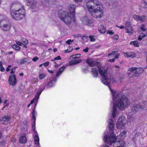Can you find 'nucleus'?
<instances>
[{
	"instance_id": "8fccbe9b",
	"label": "nucleus",
	"mask_w": 147,
	"mask_h": 147,
	"mask_svg": "<svg viewBox=\"0 0 147 147\" xmlns=\"http://www.w3.org/2000/svg\"><path fill=\"white\" fill-rule=\"evenodd\" d=\"M38 59V57H35L32 59V60L33 61L35 62L37 61Z\"/></svg>"
},
{
	"instance_id": "5fc2aeb1",
	"label": "nucleus",
	"mask_w": 147,
	"mask_h": 147,
	"mask_svg": "<svg viewBox=\"0 0 147 147\" xmlns=\"http://www.w3.org/2000/svg\"><path fill=\"white\" fill-rule=\"evenodd\" d=\"M138 134H136L135 135V137L134 138H133V139L134 140H135L136 139V137H137L138 136Z\"/></svg>"
},
{
	"instance_id": "49530a36",
	"label": "nucleus",
	"mask_w": 147,
	"mask_h": 147,
	"mask_svg": "<svg viewBox=\"0 0 147 147\" xmlns=\"http://www.w3.org/2000/svg\"><path fill=\"white\" fill-rule=\"evenodd\" d=\"M73 41L74 40H73L69 39L67 40L66 41V43L68 45H70V44H71V43L73 42Z\"/></svg>"
},
{
	"instance_id": "c85d7f7f",
	"label": "nucleus",
	"mask_w": 147,
	"mask_h": 147,
	"mask_svg": "<svg viewBox=\"0 0 147 147\" xmlns=\"http://www.w3.org/2000/svg\"><path fill=\"white\" fill-rule=\"evenodd\" d=\"M98 30L101 33H104L106 31V29L103 25H100L98 28Z\"/></svg>"
},
{
	"instance_id": "58836bf2",
	"label": "nucleus",
	"mask_w": 147,
	"mask_h": 147,
	"mask_svg": "<svg viewBox=\"0 0 147 147\" xmlns=\"http://www.w3.org/2000/svg\"><path fill=\"white\" fill-rule=\"evenodd\" d=\"M93 25V24L92 21V20L89 19L87 22V24H86V25L92 26Z\"/></svg>"
},
{
	"instance_id": "6e6d98bb",
	"label": "nucleus",
	"mask_w": 147,
	"mask_h": 147,
	"mask_svg": "<svg viewBox=\"0 0 147 147\" xmlns=\"http://www.w3.org/2000/svg\"><path fill=\"white\" fill-rule=\"evenodd\" d=\"M116 27H118L119 28L121 29H123L124 28V26H118L117 25H116Z\"/></svg>"
},
{
	"instance_id": "2eb2a0df",
	"label": "nucleus",
	"mask_w": 147,
	"mask_h": 147,
	"mask_svg": "<svg viewBox=\"0 0 147 147\" xmlns=\"http://www.w3.org/2000/svg\"><path fill=\"white\" fill-rule=\"evenodd\" d=\"M123 54L125 57L128 58H132L135 57L136 56V54L133 52H124L123 53Z\"/></svg>"
},
{
	"instance_id": "20e7f679",
	"label": "nucleus",
	"mask_w": 147,
	"mask_h": 147,
	"mask_svg": "<svg viewBox=\"0 0 147 147\" xmlns=\"http://www.w3.org/2000/svg\"><path fill=\"white\" fill-rule=\"evenodd\" d=\"M68 10L72 17L70 16L68 13L65 11H61L59 12L58 16L59 18L67 24H70L72 22L74 23L75 8L76 6L74 4H70L68 6Z\"/></svg>"
},
{
	"instance_id": "774afa93",
	"label": "nucleus",
	"mask_w": 147,
	"mask_h": 147,
	"mask_svg": "<svg viewBox=\"0 0 147 147\" xmlns=\"http://www.w3.org/2000/svg\"><path fill=\"white\" fill-rule=\"evenodd\" d=\"M11 65H8V67H7L9 68H10L11 67Z\"/></svg>"
},
{
	"instance_id": "4468645a",
	"label": "nucleus",
	"mask_w": 147,
	"mask_h": 147,
	"mask_svg": "<svg viewBox=\"0 0 147 147\" xmlns=\"http://www.w3.org/2000/svg\"><path fill=\"white\" fill-rule=\"evenodd\" d=\"M28 42L27 40L25 38H23L22 40V42L19 41L16 42V44L19 46L23 45L24 47H26V46L28 44Z\"/></svg>"
},
{
	"instance_id": "cd10ccee",
	"label": "nucleus",
	"mask_w": 147,
	"mask_h": 147,
	"mask_svg": "<svg viewBox=\"0 0 147 147\" xmlns=\"http://www.w3.org/2000/svg\"><path fill=\"white\" fill-rule=\"evenodd\" d=\"M38 99L35 98V97H34V98L31 100L30 102V103L28 104V107L29 108L30 107L31 105L34 102L35 103L34 107H35L37 105V103L38 102Z\"/></svg>"
},
{
	"instance_id": "69168bd1",
	"label": "nucleus",
	"mask_w": 147,
	"mask_h": 147,
	"mask_svg": "<svg viewBox=\"0 0 147 147\" xmlns=\"http://www.w3.org/2000/svg\"><path fill=\"white\" fill-rule=\"evenodd\" d=\"M8 105H5V106H4L3 107V108L2 109V110H3L5 107V106H8Z\"/></svg>"
},
{
	"instance_id": "864d4df0",
	"label": "nucleus",
	"mask_w": 147,
	"mask_h": 147,
	"mask_svg": "<svg viewBox=\"0 0 147 147\" xmlns=\"http://www.w3.org/2000/svg\"><path fill=\"white\" fill-rule=\"evenodd\" d=\"M10 74H13L15 72V71H14V69L13 68H11L10 70Z\"/></svg>"
},
{
	"instance_id": "423d86ee",
	"label": "nucleus",
	"mask_w": 147,
	"mask_h": 147,
	"mask_svg": "<svg viewBox=\"0 0 147 147\" xmlns=\"http://www.w3.org/2000/svg\"><path fill=\"white\" fill-rule=\"evenodd\" d=\"M127 123L126 119L124 116L119 117L116 124L117 127L119 129H123L125 128V126Z\"/></svg>"
},
{
	"instance_id": "a19ab883",
	"label": "nucleus",
	"mask_w": 147,
	"mask_h": 147,
	"mask_svg": "<svg viewBox=\"0 0 147 147\" xmlns=\"http://www.w3.org/2000/svg\"><path fill=\"white\" fill-rule=\"evenodd\" d=\"M107 34H109L110 35H113L115 34V33L113 30H107Z\"/></svg>"
},
{
	"instance_id": "b1692460",
	"label": "nucleus",
	"mask_w": 147,
	"mask_h": 147,
	"mask_svg": "<svg viewBox=\"0 0 147 147\" xmlns=\"http://www.w3.org/2000/svg\"><path fill=\"white\" fill-rule=\"evenodd\" d=\"M45 87L44 86H40V90L38 92H37L35 97V98H36L38 99L39 97V96L41 94L42 91L44 90Z\"/></svg>"
},
{
	"instance_id": "6e6552de",
	"label": "nucleus",
	"mask_w": 147,
	"mask_h": 147,
	"mask_svg": "<svg viewBox=\"0 0 147 147\" xmlns=\"http://www.w3.org/2000/svg\"><path fill=\"white\" fill-rule=\"evenodd\" d=\"M146 102H142L139 104H135L132 108V110L136 112L142 109H143L145 107V105Z\"/></svg>"
},
{
	"instance_id": "a211bd4d",
	"label": "nucleus",
	"mask_w": 147,
	"mask_h": 147,
	"mask_svg": "<svg viewBox=\"0 0 147 147\" xmlns=\"http://www.w3.org/2000/svg\"><path fill=\"white\" fill-rule=\"evenodd\" d=\"M86 62L91 67H93L95 65H96L97 67V64L100 63L96 62L94 61L92 59H88Z\"/></svg>"
},
{
	"instance_id": "e433bc0d",
	"label": "nucleus",
	"mask_w": 147,
	"mask_h": 147,
	"mask_svg": "<svg viewBox=\"0 0 147 147\" xmlns=\"http://www.w3.org/2000/svg\"><path fill=\"white\" fill-rule=\"evenodd\" d=\"M146 35L144 34H141L138 38L139 40H141L143 38L146 37Z\"/></svg>"
},
{
	"instance_id": "f257e3e1",
	"label": "nucleus",
	"mask_w": 147,
	"mask_h": 147,
	"mask_svg": "<svg viewBox=\"0 0 147 147\" xmlns=\"http://www.w3.org/2000/svg\"><path fill=\"white\" fill-rule=\"evenodd\" d=\"M97 67L99 73L102 76L101 80L102 83L108 86L112 94V102L113 105L112 117L114 119L118 114V111L117 108L120 110H122L127 107L130 104V102L129 100L125 96H120L119 92L112 90L110 88L109 84L115 82L116 80L113 78L108 76L107 69L103 67L100 63L97 64Z\"/></svg>"
},
{
	"instance_id": "4be33fe9",
	"label": "nucleus",
	"mask_w": 147,
	"mask_h": 147,
	"mask_svg": "<svg viewBox=\"0 0 147 147\" xmlns=\"http://www.w3.org/2000/svg\"><path fill=\"white\" fill-rule=\"evenodd\" d=\"M82 61V59H80L72 60L69 62V64L70 65H76L80 63Z\"/></svg>"
},
{
	"instance_id": "2f4dec72",
	"label": "nucleus",
	"mask_w": 147,
	"mask_h": 147,
	"mask_svg": "<svg viewBox=\"0 0 147 147\" xmlns=\"http://www.w3.org/2000/svg\"><path fill=\"white\" fill-rule=\"evenodd\" d=\"M46 77L45 74L44 73L39 72L38 73V78L40 80L44 79Z\"/></svg>"
},
{
	"instance_id": "c03bdc74",
	"label": "nucleus",
	"mask_w": 147,
	"mask_h": 147,
	"mask_svg": "<svg viewBox=\"0 0 147 147\" xmlns=\"http://www.w3.org/2000/svg\"><path fill=\"white\" fill-rule=\"evenodd\" d=\"M27 61L26 58H23V59H22L20 60V63L21 64H23V63H25V62H26Z\"/></svg>"
},
{
	"instance_id": "0eeeda50",
	"label": "nucleus",
	"mask_w": 147,
	"mask_h": 147,
	"mask_svg": "<svg viewBox=\"0 0 147 147\" xmlns=\"http://www.w3.org/2000/svg\"><path fill=\"white\" fill-rule=\"evenodd\" d=\"M4 19V17L3 16L0 15V28L3 31H8L10 28V25L7 24H4L2 26L1 25Z\"/></svg>"
},
{
	"instance_id": "1a4fd4ad",
	"label": "nucleus",
	"mask_w": 147,
	"mask_h": 147,
	"mask_svg": "<svg viewBox=\"0 0 147 147\" xmlns=\"http://www.w3.org/2000/svg\"><path fill=\"white\" fill-rule=\"evenodd\" d=\"M8 83L9 85L13 86L17 82V80L16 76L15 74H11L9 77Z\"/></svg>"
},
{
	"instance_id": "f704fd0d",
	"label": "nucleus",
	"mask_w": 147,
	"mask_h": 147,
	"mask_svg": "<svg viewBox=\"0 0 147 147\" xmlns=\"http://www.w3.org/2000/svg\"><path fill=\"white\" fill-rule=\"evenodd\" d=\"M89 38L91 42H94L96 40V37L95 36H89Z\"/></svg>"
},
{
	"instance_id": "f3484780",
	"label": "nucleus",
	"mask_w": 147,
	"mask_h": 147,
	"mask_svg": "<svg viewBox=\"0 0 147 147\" xmlns=\"http://www.w3.org/2000/svg\"><path fill=\"white\" fill-rule=\"evenodd\" d=\"M120 54L116 51H113L109 54L108 56L110 58L115 57L114 58L118 59L119 56Z\"/></svg>"
},
{
	"instance_id": "0e129e2a",
	"label": "nucleus",
	"mask_w": 147,
	"mask_h": 147,
	"mask_svg": "<svg viewBox=\"0 0 147 147\" xmlns=\"http://www.w3.org/2000/svg\"><path fill=\"white\" fill-rule=\"evenodd\" d=\"M57 51V49H54L53 50V52H55L56 51Z\"/></svg>"
},
{
	"instance_id": "ea45409f",
	"label": "nucleus",
	"mask_w": 147,
	"mask_h": 147,
	"mask_svg": "<svg viewBox=\"0 0 147 147\" xmlns=\"http://www.w3.org/2000/svg\"><path fill=\"white\" fill-rule=\"evenodd\" d=\"M19 46V45H13L12 47L13 49H15L16 50H19L20 49V48Z\"/></svg>"
},
{
	"instance_id": "c9c22d12",
	"label": "nucleus",
	"mask_w": 147,
	"mask_h": 147,
	"mask_svg": "<svg viewBox=\"0 0 147 147\" xmlns=\"http://www.w3.org/2000/svg\"><path fill=\"white\" fill-rule=\"evenodd\" d=\"M140 29L143 31H145L147 30L146 26L144 24H142L140 26Z\"/></svg>"
},
{
	"instance_id": "5701e85b",
	"label": "nucleus",
	"mask_w": 147,
	"mask_h": 147,
	"mask_svg": "<svg viewBox=\"0 0 147 147\" xmlns=\"http://www.w3.org/2000/svg\"><path fill=\"white\" fill-rule=\"evenodd\" d=\"M35 110L34 109L32 112V121L33 122L32 128L34 130L35 128V122L36 121V117L35 115Z\"/></svg>"
},
{
	"instance_id": "9b49d317",
	"label": "nucleus",
	"mask_w": 147,
	"mask_h": 147,
	"mask_svg": "<svg viewBox=\"0 0 147 147\" xmlns=\"http://www.w3.org/2000/svg\"><path fill=\"white\" fill-rule=\"evenodd\" d=\"M133 17L136 21H140L142 22L145 21L146 20V16L145 15L140 16L136 15H134L133 16Z\"/></svg>"
},
{
	"instance_id": "7c9ffc66",
	"label": "nucleus",
	"mask_w": 147,
	"mask_h": 147,
	"mask_svg": "<svg viewBox=\"0 0 147 147\" xmlns=\"http://www.w3.org/2000/svg\"><path fill=\"white\" fill-rule=\"evenodd\" d=\"M56 81V79L53 78L48 84L47 86L49 88L52 87L54 85L53 82H55Z\"/></svg>"
},
{
	"instance_id": "72a5a7b5",
	"label": "nucleus",
	"mask_w": 147,
	"mask_h": 147,
	"mask_svg": "<svg viewBox=\"0 0 147 147\" xmlns=\"http://www.w3.org/2000/svg\"><path fill=\"white\" fill-rule=\"evenodd\" d=\"M130 45H133L135 47H138L139 46L138 42L137 41H131L130 43Z\"/></svg>"
},
{
	"instance_id": "e2e57ef3",
	"label": "nucleus",
	"mask_w": 147,
	"mask_h": 147,
	"mask_svg": "<svg viewBox=\"0 0 147 147\" xmlns=\"http://www.w3.org/2000/svg\"><path fill=\"white\" fill-rule=\"evenodd\" d=\"M10 70L9 68L7 67L6 69V71H8Z\"/></svg>"
},
{
	"instance_id": "ddd939ff",
	"label": "nucleus",
	"mask_w": 147,
	"mask_h": 147,
	"mask_svg": "<svg viewBox=\"0 0 147 147\" xmlns=\"http://www.w3.org/2000/svg\"><path fill=\"white\" fill-rule=\"evenodd\" d=\"M27 4L32 9L35 8L36 6V2L34 0H27Z\"/></svg>"
},
{
	"instance_id": "9d476101",
	"label": "nucleus",
	"mask_w": 147,
	"mask_h": 147,
	"mask_svg": "<svg viewBox=\"0 0 147 147\" xmlns=\"http://www.w3.org/2000/svg\"><path fill=\"white\" fill-rule=\"evenodd\" d=\"M125 29L126 32L129 35H131L133 32V30L132 27L130 25V22H126L125 25Z\"/></svg>"
},
{
	"instance_id": "de8ad7c7",
	"label": "nucleus",
	"mask_w": 147,
	"mask_h": 147,
	"mask_svg": "<svg viewBox=\"0 0 147 147\" xmlns=\"http://www.w3.org/2000/svg\"><path fill=\"white\" fill-rule=\"evenodd\" d=\"M119 38V35H115L114 36L113 38L114 40H117Z\"/></svg>"
},
{
	"instance_id": "13d9d810",
	"label": "nucleus",
	"mask_w": 147,
	"mask_h": 147,
	"mask_svg": "<svg viewBox=\"0 0 147 147\" xmlns=\"http://www.w3.org/2000/svg\"><path fill=\"white\" fill-rule=\"evenodd\" d=\"M11 141L13 142H14L16 141V139L14 138H12L11 139Z\"/></svg>"
},
{
	"instance_id": "412c9836",
	"label": "nucleus",
	"mask_w": 147,
	"mask_h": 147,
	"mask_svg": "<svg viewBox=\"0 0 147 147\" xmlns=\"http://www.w3.org/2000/svg\"><path fill=\"white\" fill-rule=\"evenodd\" d=\"M20 143L22 144H24L27 142V139L25 134H23L21 135L20 138L19 140Z\"/></svg>"
},
{
	"instance_id": "39448f33",
	"label": "nucleus",
	"mask_w": 147,
	"mask_h": 147,
	"mask_svg": "<svg viewBox=\"0 0 147 147\" xmlns=\"http://www.w3.org/2000/svg\"><path fill=\"white\" fill-rule=\"evenodd\" d=\"M12 18L16 20H20L25 18V10L20 4L16 5L14 9L11 12Z\"/></svg>"
},
{
	"instance_id": "7ed1b4c3",
	"label": "nucleus",
	"mask_w": 147,
	"mask_h": 147,
	"mask_svg": "<svg viewBox=\"0 0 147 147\" xmlns=\"http://www.w3.org/2000/svg\"><path fill=\"white\" fill-rule=\"evenodd\" d=\"M88 11L95 18H100L104 15L103 7L102 4L97 0H90L86 3Z\"/></svg>"
},
{
	"instance_id": "a878e982",
	"label": "nucleus",
	"mask_w": 147,
	"mask_h": 147,
	"mask_svg": "<svg viewBox=\"0 0 147 147\" xmlns=\"http://www.w3.org/2000/svg\"><path fill=\"white\" fill-rule=\"evenodd\" d=\"M127 131L126 130H124L122 131L119 135L117 136V137L119 138L124 139L125 138L126 136V133Z\"/></svg>"
},
{
	"instance_id": "bb28decb",
	"label": "nucleus",
	"mask_w": 147,
	"mask_h": 147,
	"mask_svg": "<svg viewBox=\"0 0 147 147\" xmlns=\"http://www.w3.org/2000/svg\"><path fill=\"white\" fill-rule=\"evenodd\" d=\"M66 66L63 65L57 71L56 76L57 77L59 76L65 68Z\"/></svg>"
},
{
	"instance_id": "393cba45",
	"label": "nucleus",
	"mask_w": 147,
	"mask_h": 147,
	"mask_svg": "<svg viewBox=\"0 0 147 147\" xmlns=\"http://www.w3.org/2000/svg\"><path fill=\"white\" fill-rule=\"evenodd\" d=\"M92 74L94 78H97L98 77V71L97 68L94 67L92 69Z\"/></svg>"
},
{
	"instance_id": "f8f14e48",
	"label": "nucleus",
	"mask_w": 147,
	"mask_h": 147,
	"mask_svg": "<svg viewBox=\"0 0 147 147\" xmlns=\"http://www.w3.org/2000/svg\"><path fill=\"white\" fill-rule=\"evenodd\" d=\"M135 67L130 68L128 70V76L130 78L133 77V76L136 77L135 75Z\"/></svg>"
},
{
	"instance_id": "79ce46f5",
	"label": "nucleus",
	"mask_w": 147,
	"mask_h": 147,
	"mask_svg": "<svg viewBox=\"0 0 147 147\" xmlns=\"http://www.w3.org/2000/svg\"><path fill=\"white\" fill-rule=\"evenodd\" d=\"M73 50V48L72 47H69L65 51V52L67 53L71 52Z\"/></svg>"
},
{
	"instance_id": "09e8293b",
	"label": "nucleus",
	"mask_w": 147,
	"mask_h": 147,
	"mask_svg": "<svg viewBox=\"0 0 147 147\" xmlns=\"http://www.w3.org/2000/svg\"><path fill=\"white\" fill-rule=\"evenodd\" d=\"M49 62H47L42 64L45 66H47L49 65Z\"/></svg>"
},
{
	"instance_id": "4c0bfd02",
	"label": "nucleus",
	"mask_w": 147,
	"mask_h": 147,
	"mask_svg": "<svg viewBox=\"0 0 147 147\" xmlns=\"http://www.w3.org/2000/svg\"><path fill=\"white\" fill-rule=\"evenodd\" d=\"M80 57V54H76L74 55H73L71 56V58H72L74 59H76L77 58H78Z\"/></svg>"
},
{
	"instance_id": "a18cd8bd",
	"label": "nucleus",
	"mask_w": 147,
	"mask_h": 147,
	"mask_svg": "<svg viewBox=\"0 0 147 147\" xmlns=\"http://www.w3.org/2000/svg\"><path fill=\"white\" fill-rule=\"evenodd\" d=\"M142 4L144 5V7L145 8L147 9V2L145 1H142Z\"/></svg>"
},
{
	"instance_id": "052dcab7",
	"label": "nucleus",
	"mask_w": 147,
	"mask_h": 147,
	"mask_svg": "<svg viewBox=\"0 0 147 147\" xmlns=\"http://www.w3.org/2000/svg\"><path fill=\"white\" fill-rule=\"evenodd\" d=\"M48 71L49 72L51 73V74L53 73V71H51L49 70H48Z\"/></svg>"
},
{
	"instance_id": "f03ea898",
	"label": "nucleus",
	"mask_w": 147,
	"mask_h": 147,
	"mask_svg": "<svg viewBox=\"0 0 147 147\" xmlns=\"http://www.w3.org/2000/svg\"><path fill=\"white\" fill-rule=\"evenodd\" d=\"M108 122L107 126L111 131L110 135L108 136H107L106 133H105L103 138L104 141L111 145L113 143V147H125V143L123 140H121L115 141L116 140V138L113 132L114 126L113 121L111 119H109Z\"/></svg>"
},
{
	"instance_id": "bf43d9fd",
	"label": "nucleus",
	"mask_w": 147,
	"mask_h": 147,
	"mask_svg": "<svg viewBox=\"0 0 147 147\" xmlns=\"http://www.w3.org/2000/svg\"><path fill=\"white\" fill-rule=\"evenodd\" d=\"M19 75L20 76H23L24 75V74L22 73H20L19 74Z\"/></svg>"
},
{
	"instance_id": "338daca9",
	"label": "nucleus",
	"mask_w": 147,
	"mask_h": 147,
	"mask_svg": "<svg viewBox=\"0 0 147 147\" xmlns=\"http://www.w3.org/2000/svg\"><path fill=\"white\" fill-rule=\"evenodd\" d=\"M7 102V100H5L4 102V103H6Z\"/></svg>"
},
{
	"instance_id": "603ef678",
	"label": "nucleus",
	"mask_w": 147,
	"mask_h": 147,
	"mask_svg": "<svg viewBox=\"0 0 147 147\" xmlns=\"http://www.w3.org/2000/svg\"><path fill=\"white\" fill-rule=\"evenodd\" d=\"M115 59L116 58H114L112 59H110L109 60V62H113L115 61Z\"/></svg>"
},
{
	"instance_id": "3c124183",
	"label": "nucleus",
	"mask_w": 147,
	"mask_h": 147,
	"mask_svg": "<svg viewBox=\"0 0 147 147\" xmlns=\"http://www.w3.org/2000/svg\"><path fill=\"white\" fill-rule=\"evenodd\" d=\"M89 50V48L88 47H86L85 49L83 50V51L86 53Z\"/></svg>"
},
{
	"instance_id": "4d7b16f0",
	"label": "nucleus",
	"mask_w": 147,
	"mask_h": 147,
	"mask_svg": "<svg viewBox=\"0 0 147 147\" xmlns=\"http://www.w3.org/2000/svg\"><path fill=\"white\" fill-rule=\"evenodd\" d=\"M101 147H109V146L106 144H104Z\"/></svg>"
},
{
	"instance_id": "aec40b11",
	"label": "nucleus",
	"mask_w": 147,
	"mask_h": 147,
	"mask_svg": "<svg viewBox=\"0 0 147 147\" xmlns=\"http://www.w3.org/2000/svg\"><path fill=\"white\" fill-rule=\"evenodd\" d=\"M136 68L135 75L136 76H138L140 74L142 73L144 71V69L143 68L140 67L137 68L136 67Z\"/></svg>"
},
{
	"instance_id": "c756f323",
	"label": "nucleus",
	"mask_w": 147,
	"mask_h": 147,
	"mask_svg": "<svg viewBox=\"0 0 147 147\" xmlns=\"http://www.w3.org/2000/svg\"><path fill=\"white\" fill-rule=\"evenodd\" d=\"M89 19L87 17H84L81 19L82 24L84 25H86Z\"/></svg>"
},
{
	"instance_id": "6ab92c4d",
	"label": "nucleus",
	"mask_w": 147,
	"mask_h": 147,
	"mask_svg": "<svg viewBox=\"0 0 147 147\" xmlns=\"http://www.w3.org/2000/svg\"><path fill=\"white\" fill-rule=\"evenodd\" d=\"M61 59V58L60 56H58L57 57H55V58L54 59H52L51 60L52 61H54L53 63L55 64L54 65V66L55 67H58L61 66L62 64V63H56V62L55 61L56 60H59Z\"/></svg>"
},
{
	"instance_id": "dca6fc26",
	"label": "nucleus",
	"mask_w": 147,
	"mask_h": 147,
	"mask_svg": "<svg viewBox=\"0 0 147 147\" xmlns=\"http://www.w3.org/2000/svg\"><path fill=\"white\" fill-rule=\"evenodd\" d=\"M34 138L35 144L36 145L38 146L39 147H40L39 146L40 145L39 139L38 134L36 131H34Z\"/></svg>"
},
{
	"instance_id": "680f3d73",
	"label": "nucleus",
	"mask_w": 147,
	"mask_h": 147,
	"mask_svg": "<svg viewBox=\"0 0 147 147\" xmlns=\"http://www.w3.org/2000/svg\"><path fill=\"white\" fill-rule=\"evenodd\" d=\"M75 1L77 2H80L82 1L83 0H74Z\"/></svg>"
},
{
	"instance_id": "37998d69",
	"label": "nucleus",
	"mask_w": 147,
	"mask_h": 147,
	"mask_svg": "<svg viewBox=\"0 0 147 147\" xmlns=\"http://www.w3.org/2000/svg\"><path fill=\"white\" fill-rule=\"evenodd\" d=\"M0 69L1 71L3 72L5 71V69L2 65V62L0 61Z\"/></svg>"
},
{
	"instance_id": "473e14b6",
	"label": "nucleus",
	"mask_w": 147,
	"mask_h": 147,
	"mask_svg": "<svg viewBox=\"0 0 147 147\" xmlns=\"http://www.w3.org/2000/svg\"><path fill=\"white\" fill-rule=\"evenodd\" d=\"M10 119V117L8 116H4L3 117L1 121H3L4 122H6L9 121Z\"/></svg>"
}]
</instances>
